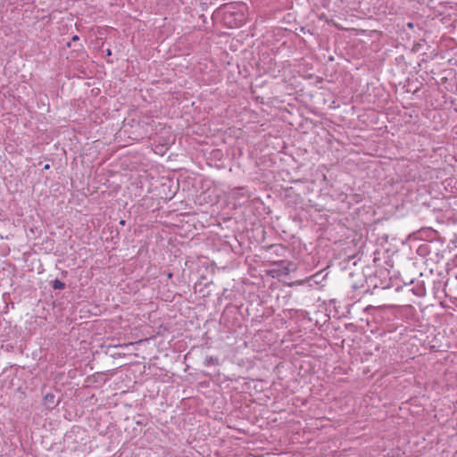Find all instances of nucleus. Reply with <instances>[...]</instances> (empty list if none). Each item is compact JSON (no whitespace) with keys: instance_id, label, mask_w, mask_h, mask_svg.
Instances as JSON below:
<instances>
[{"instance_id":"f257e3e1","label":"nucleus","mask_w":457,"mask_h":457,"mask_svg":"<svg viewBox=\"0 0 457 457\" xmlns=\"http://www.w3.org/2000/svg\"><path fill=\"white\" fill-rule=\"evenodd\" d=\"M445 296L457 300V274L449 277L444 286Z\"/></svg>"},{"instance_id":"f03ea898","label":"nucleus","mask_w":457,"mask_h":457,"mask_svg":"<svg viewBox=\"0 0 457 457\" xmlns=\"http://www.w3.org/2000/svg\"><path fill=\"white\" fill-rule=\"evenodd\" d=\"M52 286H53L54 289L61 290V289H63L65 287V283H63L62 281H61L59 279H54L52 282Z\"/></svg>"},{"instance_id":"7ed1b4c3","label":"nucleus","mask_w":457,"mask_h":457,"mask_svg":"<svg viewBox=\"0 0 457 457\" xmlns=\"http://www.w3.org/2000/svg\"><path fill=\"white\" fill-rule=\"evenodd\" d=\"M218 364V359L212 356H207L204 360L205 366H211Z\"/></svg>"},{"instance_id":"20e7f679","label":"nucleus","mask_w":457,"mask_h":457,"mask_svg":"<svg viewBox=\"0 0 457 457\" xmlns=\"http://www.w3.org/2000/svg\"><path fill=\"white\" fill-rule=\"evenodd\" d=\"M45 401L46 403H54V395L53 394H46L45 396Z\"/></svg>"},{"instance_id":"39448f33","label":"nucleus","mask_w":457,"mask_h":457,"mask_svg":"<svg viewBox=\"0 0 457 457\" xmlns=\"http://www.w3.org/2000/svg\"><path fill=\"white\" fill-rule=\"evenodd\" d=\"M78 40H79V37L78 36L72 37V41H78Z\"/></svg>"},{"instance_id":"423d86ee","label":"nucleus","mask_w":457,"mask_h":457,"mask_svg":"<svg viewBox=\"0 0 457 457\" xmlns=\"http://www.w3.org/2000/svg\"><path fill=\"white\" fill-rule=\"evenodd\" d=\"M106 53H107V55H111V54H112V52H111V50H110V49H108V50L106 51Z\"/></svg>"},{"instance_id":"0eeeda50","label":"nucleus","mask_w":457,"mask_h":457,"mask_svg":"<svg viewBox=\"0 0 457 457\" xmlns=\"http://www.w3.org/2000/svg\"><path fill=\"white\" fill-rule=\"evenodd\" d=\"M172 274L169 273L168 278H171Z\"/></svg>"}]
</instances>
